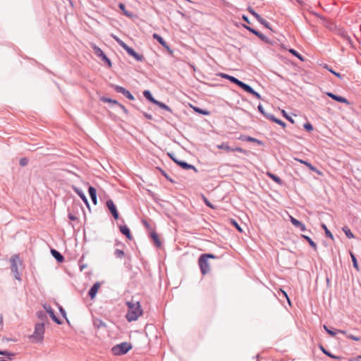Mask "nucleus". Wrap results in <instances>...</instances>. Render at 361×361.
Returning <instances> with one entry per match:
<instances>
[{
    "mask_svg": "<svg viewBox=\"0 0 361 361\" xmlns=\"http://www.w3.org/2000/svg\"><path fill=\"white\" fill-rule=\"evenodd\" d=\"M126 305L128 307V311L126 314V318L128 322H131L136 321L140 316L142 314V309L138 301H127Z\"/></svg>",
    "mask_w": 361,
    "mask_h": 361,
    "instance_id": "1",
    "label": "nucleus"
},
{
    "mask_svg": "<svg viewBox=\"0 0 361 361\" xmlns=\"http://www.w3.org/2000/svg\"><path fill=\"white\" fill-rule=\"evenodd\" d=\"M219 257L212 253L202 254L198 259V265L202 275H206L210 272L209 259H217Z\"/></svg>",
    "mask_w": 361,
    "mask_h": 361,
    "instance_id": "2",
    "label": "nucleus"
},
{
    "mask_svg": "<svg viewBox=\"0 0 361 361\" xmlns=\"http://www.w3.org/2000/svg\"><path fill=\"white\" fill-rule=\"evenodd\" d=\"M44 323H37L35 326V331L30 338L32 342L41 343L44 339Z\"/></svg>",
    "mask_w": 361,
    "mask_h": 361,
    "instance_id": "3",
    "label": "nucleus"
},
{
    "mask_svg": "<svg viewBox=\"0 0 361 361\" xmlns=\"http://www.w3.org/2000/svg\"><path fill=\"white\" fill-rule=\"evenodd\" d=\"M131 348L132 345L130 343L123 342L114 346L111 351L115 355H121L126 354Z\"/></svg>",
    "mask_w": 361,
    "mask_h": 361,
    "instance_id": "4",
    "label": "nucleus"
},
{
    "mask_svg": "<svg viewBox=\"0 0 361 361\" xmlns=\"http://www.w3.org/2000/svg\"><path fill=\"white\" fill-rule=\"evenodd\" d=\"M243 26L244 28H245L246 30L250 31L251 33H252L253 35H255L257 37H258L264 42H265L267 44H271V40L268 37H267L266 35H263L262 33H261L258 30H255L253 27H251L250 26H249L247 25L243 24Z\"/></svg>",
    "mask_w": 361,
    "mask_h": 361,
    "instance_id": "5",
    "label": "nucleus"
},
{
    "mask_svg": "<svg viewBox=\"0 0 361 361\" xmlns=\"http://www.w3.org/2000/svg\"><path fill=\"white\" fill-rule=\"evenodd\" d=\"M111 87H113L116 92L123 94L128 99H135L134 96L130 93V92L124 88L123 87L114 84H111Z\"/></svg>",
    "mask_w": 361,
    "mask_h": 361,
    "instance_id": "6",
    "label": "nucleus"
},
{
    "mask_svg": "<svg viewBox=\"0 0 361 361\" xmlns=\"http://www.w3.org/2000/svg\"><path fill=\"white\" fill-rule=\"evenodd\" d=\"M218 75L220 76L221 78L228 80L230 82H231L233 84L237 85L238 87H240L242 89L244 87V85H245V83L243 82V81H241V80H238V78H236L235 77L230 75L228 74L220 73L218 74Z\"/></svg>",
    "mask_w": 361,
    "mask_h": 361,
    "instance_id": "7",
    "label": "nucleus"
},
{
    "mask_svg": "<svg viewBox=\"0 0 361 361\" xmlns=\"http://www.w3.org/2000/svg\"><path fill=\"white\" fill-rule=\"evenodd\" d=\"M130 56L133 57L137 61H145V57L142 54H140L137 53L132 47L126 44L123 48Z\"/></svg>",
    "mask_w": 361,
    "mask_h": 361,
    "instance_id": "8",
    "label": "nucleus"
},
{
    "mask_svg": "<svg viewBox=\"0 0 361 361\" xmlns=\"http://www.w3.org/2000/svg\"><path fill=\"white\" fill-rule=\"evenodd\" d=\"M106 205L109 209V212L112 214L114 219L117 220L119 219V213L117 210V208L114 202V201L111 199L108 200L106 202Z\"/></svg>",
    "mask_w": 361,
    "mask_h": 361,
    "instance_id": "9",
    "label": "nucleus"
},
{
    "mask_svg": "<svg viewBox=\"0 0 361 361\" xmlns=\"http://www.w3.org/2000/svg\"><path fill=\"white\" fill-rule=\"evenodd\" d=\"M43 307L45 310V312H47L49 314V317L51 318V319L54 322H56L57 324H62L61 320L56 316L54 310L51 308V307L49 305L45 304L43 305Z\"/></svg>",
    "mask_w": 361,
    "mask_h": 361,
    "instance_id": "10",
    "label": "nucleus"
},
{
    "mask_svg": "<svg viewBox=\"0 0 361 361\" xmlns=\"http://www.w3.org/2000/svg\"><path fill=\"white\" fill-rule=\"evenodd\" d=\"M16 258L18 259V260H19V257L18 256H15L14 257L11 258V271L15 274V278L17 280H20V274L18 272V265H17V262H16Z\"/></svg>",
    "mask_w": 361,
    "mask_h": 361,
    "instance_id": "11",
    "label": "nucleus"
},
{
    "mask_svg": "<svg viewBox=\"0 0 361 361\" xmlns=\"http://www.w3.org/2000/svg\"><path fill=\"white\" fill-rule=\"evenodd\" d=\"M152 37L157 40V42L162 45L170 54L173 53V50L170 48L169 44L166 42V41L163 39L162 37H161L157 33H154L152 35Z\"/></svg>",
    "mask_w": 361,
    "mask_h": 361,
    "instance_id": "12",
    "label": "nucleus"
},
{
    "mask_svg": "<svg viewBox=\"0 0 361 361\" xmlns=\"http://www.w3.org/2000/svg\"><path fill=\"white\" fill-rule=\"evenodd\" d=\"M73 189L74 192L81 198V200L85 204L87 207L90 209L89 202H88L87 198L86 197L85 193L82 191V190H80V188H78V187H75V186H73Z\"/></svg>",
    "mask_w": 361,
    "mask_h": 361,
    "instance_id": "13",
    "label": "nucleus"
},
{
    "mask_svg": "<svg viewBox=\"0 0 361 361\" xmlns=\"http://www.w3.org/2000/svg\"><path fill=\"white\" fill-rule=\"evenodd\" d=\"M336 34L342 37L344 40L347 41L349 44H351V39L347 32L342 27L336 29Z\"/></svg>",
    "mask_w": 361,
    "mask_h": 361,
    "instance_id": "14",
    "label": "nucleus"
},
{
    "mask_svg": "<svg viewBox=\"0 0 361 361\" xmlns=\"http://www.w3.org/2000/svg\"><path fill=\"white\" fill-rule=\"evenodd\" d=\"M290 222L293 224V225L298 228L301 231H305L306 230L305 226L304 224H302L300 221L295 219L294 217L290 216Z\"/></svg>",
    "mask_w": 361,
    "mask_h": 361,
    "instance_id": "15",
    "label": "nucleus"
},
{
    "mask_svg": "<svg viewBox=\"0 0 361 361\" xmlns=\"http://www.w3.org/2000/svg\"><path fill=\"white\" fill-rule=\"evenodd\" d=\"M177 165L179 166L180 167H181L184 170L192 169L195 172H197V169H196V167L195 166L190 164L185 161L180 160V161H177Z\"/></svg>",
    "mask_w": 361,
    "mask_h": 361,
    "instance_id": "16",
    "label": "nucleus"
},
{
    "mask_svg": "<svg viewBox=\"0 0 361 361\" xmlns=\"http://www.w3.org/2000/svg\"><path fill=\"white\" fill-rule=\"evenodd\" d=\"M243 90L244 91H245L246 92L251 94L252 95H253L255 97H256L258 99H262L261 95L257 92H256L251 86H250L249 85H247L246 83L244 85V87H243Z\"/></svg>",
    "mask_w": 361,
    "mask_h": 361,
    "instance_id": "17",
    "label": "nucleus"
},
{
    "mask_svg": "<svg viewBox=\"0 0 361 361\" xmlns=\"http://www.w3.org/2000/svg\"><path fill=\"white\" fill-rule=\"evenodd\" d=\"M119 229H120L121 233L123 235H124L127 239H128V240L133 239V235L131 234L130 230L126 225L120 226Z\"/></svg>",
    "mask_w": 361,
    "mask_h": 361,
    "instance_id": "18",
    "label": "nucleus"
},
{
    "mask_svg": "<svg viewBox=\"0 0 361 361\" xmlns=\"http://www.w3.org/2000/svg\"><path fill=\"white\" fill-rule=\"evenodd\" d=\"M88 192L90 197L92 200V203L96 205L97 204V190L96 188L93 186L90 185L88 188Z\"/></svg>",
    "mask_w": 361,
    "mask_h": 361,
    "instance_id": "19",
    "label": "nucleus"
},
{
    "mask_svg": "<svg viewBox=\"0 0 361 361\" xmlns=\"http://www.w3.org/2000/svg\"><path fill=\"white\" fill-rule=\"evenodd\" d=\"M99 287L100 283L99 282H97L89 290L88 295L90 297L91 299H93L96 296Z\"/></svg>",
    "mask_w": 361,
    "mask_h": 361,
    "instance_id": "20",
    "label": "nucleus"
},
{
    "mask_svg": "<svg viewBox=\"0 0 361 361\" xmlns=\"http://www.w3.org/2000/svg\"><path fill=\"white\" fill-rule=\"evenodd\" d=\"M51 254L58 262L62 263L64 262V257L58 250L52 248L51 249Z\"/></svg>",
    "mask_w": 361,
    "mask_h": 361,
    "instance_id": "21",
    "label": "nucleus"
},
{
    "mask_svg": "<svg viewBox=\"0 0 361 361\" xmlns=\"http://www.w3.org/2000/svg\"><path fill=\"white\" fill-rule=\"evenodd\" d=\"M239 140L242 141H246V142H255L257 143L259 145H262V142L257 138L247 136V135H241L239 138Z\"/></svg>",
    "mask_w": 361,
    "mask_h": 361,
    "instance_id": "22",
    "label": "nucleus"
},
{
    "mask_svg": "<svg viewBox=\"0 0 361 361\" xmlns=\"http://www.w3.org/2000/svg\"><path fill=\"white\" fill-rule=\"evenodd\" d=\"M327 95L329 97H330L331 98H332L333 99L337 101V102H341V103H345V104H349V102L348 101V99H345V97H341V96L336 95V94H333L331 92H328Z\"/></svg>",
    "mask_w": 361,
    "mask_h": 361,
    "instance_id": "23",
    "label": "nucleus"
},
{
    "mask_svg": "<svg viewBox=\"0 0 361 361\" xmlns=\"http://www.w3.org/2000/svg\"><path fill=\"white\" fill-rule=\"evenodd\" d=\"M324 329L331 336H335L338 333H341L342 334H346L345 331L334 329H330L326 325H324Z\"/></svg>",
    "mask_w": 361,
    "mask_h": 361,
    "instance_id": "24",
    "label": "nucleus"
},
{
    "mask_svg": "<svg viewBox=\"0 0 361 361\" xmlns=\"http://www.w3.org/2000/svg\"><path fill=\"white\" fill-rule=\"evenodd\" d=\"M150 237L152 238V239L153 240L154 243V245H156V247H161V242L159 239V237L158 235V234L157 233L156 231H152L151 233H150Z\"/></svg>",
    "mask_w": 361,
    "mask_h": 361,
    "instance_id": "25",
    "label": "nucleus"
},
{
    "mask_svg": "<svg viewBox=\"0 0 361 361\" xmlns=\"http://www.w3.org/2000/svg\"><path fill=\"white\" fill-rule=\"evenodd\" d=\"M94 327L97 329L104 328L106 326V324L100 319L95 318L93 319Z\"/></svg>",
    "mask_w": 361,
    "mask_h": 361,
    "instance_id": "26",
    "label": "nucleus"
},
{
    "mask_svg": "<svg viewBox=\"0 0 361 361\" xmlns=\"http://www.w3.org/2000/svg\"><path fill=\"white\" fill-rule=\"evenodd\" d=\"M267 119H269V121H273V122L280 125L283 128H285L286 126V123L284 121H283L281 119H279V118H276L274 116V115H273V114H271V116H267Z\"/></svg>",
    "mask_w": 361,
    "mask_h": 361,
    "instance_id": "27",
    "label": "nucleus"
},
{
    "mask_svg": "<svg viewBox=\"0 0 361 361\" xmlns=\"http://www.w3.org/2000/svg\"><path fill=\"white\" fill-rule=\"evenodd\" d=\"M143 95L146 99H147L149 102H152L154 104H155L156 102L157 101L153 97L151 92L148 90H146L143 92Z\"/></svg>",
    "mask_w": 361,
    "mask_h": 361,
    "instance_id": "28",
    "label": "nucleus"
},
{
    "mask_svg": "<svg viewBox=\"0 0 361 361\" xmlns=\"http://www.w3.org/2000/svg\"><path fill=\"white\" fill-rule=\"evenodd\" d=\"M36 314H37V318L39 319H40L42 321V322H44H44H48V318H47V314L45 312H44L42 310H39V311L37 312Z\"/></svg>",
    "mask_w": 361,
    "mask_h": 361,
    "instance_id": "29",
    "label": "nucleus"
},
{
    "mask_svg": "<svg viewBox=\"0 0 361 361\" xmlns=\"http://www.w3.org/2000/svg\"><path fill=\"white\" fill-rule=\"evenodd\" d=\"M155 104L157 106H158L159 107H160L161 109H164V110H166L170 113H172V109L171 107H169V106H167L166 104L161 102H159V101H157Z\"/></svg>",
    "mask_w": 361,
    "mask_h": 361,
    "instance_id": "30",
    "label": "nucleus"
},
{
    "mask_svg": "<svg viewBox=\"0 0 361 361\" xmlns=\"http://www.w3.org/2000/svg\"><path fill=\"white\" fill-rule=\"evenodd\" d=\"M192 109L193 110L196 112V113H198L201 115H204V116H208L209 115L210 112L207 110V109H201L200 107H197V106H192Z\"/></svg>",
    "mask_w": 361,
    "mask_h": 361,
    "instance_id": "31",
    "label": "nucleus"
},
{
    "mask_svg": "<svg viewBox=\"0 0 361 361\" xmlns=\"http://www.w3.org/2000/svg\"><path fill=\"white\" fill-rule=\"evenodd\" d=\"M319 348L321 349V350L327 356L331 357V358H334L335 360H339L341 357H338V356H336V355H332L330 352L327 351L323 345H319Z\"/></svg>",
    "mask_w": 361,
    "mask_h": 361,
    "instance_id": "32",
    "label": "nucleus"
},
{
    "mask_svg": "<svg viewBox=\"0 0 361 361\" xmlns=\"http://www.w3.org/2000/svg\"><path fill=\"white\" fill-rule=\"evenodd\" d=\"M267 175L268 176L271 178L275 183H278V184H282V180L281 179V178H279L278 176L274 174V173H267Z\"/></svg>",
    "mask_w": 361,
    "mask_h": 361,
    "instance_id": "33",
    "label": "nucleus"
},
{
    "mask_svg": "<svg viewBox=\"0 0 361 361\" xmlns=\"http://www.w3.org/2000/svg\"><path fill=\"white\" fill-rule=\"evenodd\" d=\"M91 47L93 49L94 54L98 57L104 52L98 46L94 44H92Z\"/></svg>",
    "mask_w": 361,
    "mask_h": 361,
    "instance_id": "34",
    "label": "nucleus"
},
{
    "mask_svg": "<svg viewBox=\"0 0 361 361\" xmlns=\"http://www.w3.org/2000/svg\"><path fill=\"white\" fill-rule=\"evenodd\" d=\"M216 147L219 149H224L228 152H231L232 147L228 146L227 142H222L221 145H218Z\"/></svg>",
    "mask_w": 361,
    "mask_h": 361,
    "instance_id": "35",
    "label": "nucleus"
},
{
    "mask_svg": "<svg viewBox=\"0 0 361 361\" xmlns=\"http://www.w3.org/2000/svg\"><path fill=\"white\" fill-rule=\"evenodd\" d=\"M100 99H101V101H102L103 102H105V103H112L117 106H118V104H119V102L117 100L112 99L111 98H108L106 97H101Z\"/></svg>",
    "mask_w": 361,
    "mask_h": 361,
    "instance_id": "36",
    "label": "nucleus"
},
{
    "mask_svg": "<svg viewBox=\"0 0 361 361\" xmlns=\"http://www.w3.org/2000/svg\"><path fill=\"white\" fill-rule=\"evenodd\" d=\"M118 8L123 12V14L128 17H131L132 14L126 9V6L123 3H119Z\"/></svg>",
    "mask_w": 361,
    "mask_h": 361,
    "instance_id": "37",
    "label": "nucleus"
},
{
    "mask_svg": "<svg viewBox=\"0 0 361 361\" xmlns=\"http://www.w3.org/2000/svg\"><path fill=\"white\" fill-rule=\"evenodd\" d=\"M302 237L303 238H305L309 243L310 245L312 247L316 249V243L314 240H312V239L311 238H310L309 236H307L306 235H302Z\"/></svg>",
    "mask_w": 361,
    "mask_h": 361,
    "instance_id": "38",
    "label": "nucleus"
},
{
    "mask_svg": "<svg viewBox=\"0 0 361 361\" xmlns=\"http://www.w3.org/2000/svg\"><path fill=\"white\" fill-rule=\"evenodd\" d=\"M114 256L116 258L122 259L125 256V252L122 250L116 249L114 250Z\"/></svg>",
    "mask_w": 361,
    "mask_h": 361,
    "instance_id": "39",
    "label": "nucleus"
},
{
    "mask_svg": "<svg viewBox=\"0 0 361 361\" xmlns=\"http://www.w3.org/2000/svg\"><path fill=\"white\" fill-rule=\"evenodd\" d=\"M343 231L348 238H354V235L353 234L350 229L348 226L343 227Z\"/></svg>",
    "mask_w": 361,
    "mask_h": 361,
    "instance_id": "40",
    "label": "nucleus"
},
{
    "mask_svg": "<svg viewBox=\"0 0 361 361\" xmlns=\"http://www.w3.org/2000/svg\"><path fill=\"white\" fill-rule=\"evenodd\" d=\"M298 161H299L300 163L306 165L311 171H316V166H314L313 165H312L308 161H305V160H302V159H298Z\"/></svg>",
    "mask_w": 361,
    "mask_h": 361,
    "instance_id": "41",
    "label": "nucleus"
},
{
    "mask_svg": "<svg viewBox=\"0 0 361 361\" xmlns=\"http://www.w3.org/2000/svg\"><path fill=\"white\" fill-rule=\"evenodd\" d=\"M247 11L257 19V20H258L261 18V16L259 15L257 12H255L252 7L249 6L247 8Z\"/></svg>",
    "mask_w": 361,
    "mask_h": 361,
    "instance_id": "42",
    "label": "nucleus"
},
{
    "mask_svg": "<svg viewBox=\"0 0 361 361\" xmlns=\"http://www.w3.org/2000/svg\"><path fill=\"white\" fill-rule=\"evenodd\" d=\"M257 109L266 118H267L268 116H271V114H268V113L265 112V111L261 104H259L258 105Z\"/></svg>",
    "mask_w": 361,
    "mask_h": 361,
    "instance_id": "43",
    "label": "nucleus"
},
{
    "mask_svg": "<svg viewBox=\"0 0 361 361\" xmlns=\"http://www.w3.org/2000/svg\"><path fill=\"white\" fill-rule=\"evenodd\" d=\"M257 21L262 25H263L265 27L272 30L269 25V23L263 18L261 17Z\"/></svg>",
    "mask_w": 361,
    "mask_h": 361,
    "instance_id": "44",
    "label": "nucleus"
},
{
    "mask_svg": "<svg viewBox=\"0 0 361 361\" xmlns=\"http://www.w3.org/2000/svg\"><path fill=\"white\" fill-rule=\"evenodd\" d=\"M350 257H351V259H352L353 267L358 271L359 270V267H358V264H357V259H356V257H355V255L353 254L352 252H350Z\"/></svg>",
    "mask_w": 361,
    "mask_h": 361,
    "instance_id": "45",
    "label": "nucleus"
},
{
    "mask_svg": "<svg viewBox=\"0 0 361 361\" xmlns=\"http://www.w3.org/2000/svg\"><path fill=\"white\" fill-rule=\"evenodd\" d=\"M0 355H6L8 357V359L10 360H11L13 359V357L15 355L14 353H8L6 350H0Z\"/></svg>",
    "mask_w": 361,
    "mask_h": 361,
    "instance_id": "46",
    "label": "nucleus"
},
{
    "mask_svg": "<svg viewBox=\"0 0 361 361\" xmlns=\"http://www.w3.org/2000/svg\"><path fill=\"white\" fill-rule=\"evenodd\" d=\"M322 227L325 231L326 235L327 237L330 238L331 239H333V235L330 232V231L327 228L326 226L324 224H322Z\"/></svg>",
    "mask_w": 361,
    "mask_h": 361,
    "instance_id": "47",
    "label": "nucleus"
},
{
    "mask_svg": "<svg viewBox=\"0 0 361 361\" xmlns=\"http://www.w3.org/2000/svg\"><path fill=\"white\" fill-rule=\"evenodd\" d=\"M290 53H291L293 56H296L297 58H298L299 59H300L301 61H303V58L302 56H301V54H300L296 50L293 49H290L289 50Z\"/></svg>",
    "mask_w": 361,
    "mask_h": 361,
    "instance_id": "48",
    "label": "nucleus"
},
{
    "mask_svg": "<svg viewBox=\"0 0 361 361\" xmlns=\"http://www.w3.org/2000/svg\"><path fill=\"white\" fill-rule=\"evenodd\" d=\"M114 39L115 41L122 47L123 48L125 45L126 44L123 40H121L119 37L113 35Z\"/></svg>",
    "mask_w": 361,
    "mask_h": 361,
    "instance_id": "49",
    "label": "nucleus"
},
{
    "mask_svg": "<svg viewBox=\"0 0 361 361\" xmlns=\"http://www.w3.org/2000/svg\"><path fill=\"white\" fill-rule=\"evenodd\" d=\"M231 152H238L243 153L244 154H247V151L240 147H233V148L232 147Z\"/></svg>",
    "mask_w": 361,
    "mask_h": 361,
    "instance_id": "50",
    "label": "nucleus"
},
{
    "mask_svg": "<svg viewBox=\"0 0 361 361\" xmlns=\"http://www.w3.org/2000/svg\"><path fill=\"white\" fill-rule=\"evenodd\" d=\"M28 159L26 158V157H23V158H20V161H19V164L21 166H25L27 165L28 164Z\"/></svg>",
    "mask_w": 361,
    "mask_h": 361,
    "instance_id": "51",
    "label": "nucleus"
},
{
    "mask_svg": "<svg viewBox=\"0 0 361 361\" xmlns=\"http://www.w3.org/2000/svg\"><path fill=\"white\" fill-rule=\"evenodd\" d=\"M102 61H103L109 68L112 66L111 61L106 56L102 59Z\"/></svg>",
    "mask_w": 361,
    "mask_h": 361,
    "instance_id": "52",
    "label": "nucleus"
},
{
    "mask_svg": "<svg viewBox=\"0 0 361 361\" xmlns=\"http://www.w3.org/2000/svg\"><path fill=\"white\" fill-rule=\"evenodd\" d=\"M202 197H203V201H204V204L207 207H210L212 209H214V205L208 200V199L205 196L203 195Z\"/></svg>",
    "mask_w": 361,
    "mask_h": 361,
    "instance_id": "53",
    "label": "nucleus"
},
{
    "mask_svg": "<svg viewBox=\"0 0 361 361\" xmlns=\"http://www.w3.org/2000/svg\"><path fill=\"white\" fill-rule=\"evenodd\" d=\"M303 126H304V128H305L307 131H309V132H310V131H311V130H313V126H312V125L310 123H309V122L305 123L303 125Z\"/></svg>",
    "mask_w": 361,
    "mask_h": 361,
    "instance_id": "54",
    "label": "nucleus"
},
{
    "mask_svg": "<svg viewBox=\"0 0 361 361\" xmlns=\"http://www.w3.org/2000/svg\"><path fill=\"white\" fill-rule=\"evenodd\" d=\"M159 171L161 172V175L164 176L168 180L173 183V180L168 176V174L165 172V171L162 170L161 169H159Z\"/></svg>",
    "mask_w": 361,
    "mask_h": 361,
    "instance_id": "55",
    "label": "nucleus"
},
{
    "mask_svg": "<svg viewBox=\"0 0 361 361\" xmlns=\"http://www.w3.org/2000/svg\"><path fill=\"white\" fill-rule=\"evenodd\" d=\"M68 218L71 221H76V220H78V217L75 214H73V213H71V212H69V213H68Z\"/></svg>",
    "mask_w": 361,
    "mask_h": 361,
    "instance_id": "56",
    "label": "nucleus"
},
{
    "mask_svg": "<svg viewBox=\"0 0 361 361\" xmlns=\"http://www.w3.org/2000/svg\"><path fill=\"white\" fill-rule=\"evenodd\" d=\"M346 335L347 338L351 339V340H353V341H360V338L358 337V336H355L354 335H352V334H348L347 333L345 334Z\"/></svg>",
    "mask_w": 361,
    "mask_h": 361,
    "instance_id": "57",
    "label": "nucleus"
},
{
    "mask_svg": "<svg viewBox=\"0 0 361 361\" xmlns=\"http://www.w3.org/2000/svg\"><path fill=\"white\" fill-rule=\"evenodd\" d=\"M280 293H282V295L286 298L287 301L288 302L289 304H290V300L288 296V294L286 291L283 290L282 289H280V290L279 291V294L280 295Z\"/></svg>",
    "mask_w": 361,
    "mask_h": 361,
    "instance_id": "58",
    "label": "nucleus"
},
{
    "mask_svg": "<svg viewBox=\"0 0 361 361\" xmlns=\"http://www.w3.org/2000/svg\"><path fill=\"white\" fill-rule=\"evenodd\" d=\"M118 106L122 109V111L124 112L125 114L128 115L129 114L128 110L126 108L124 105L119 103Z\"/></svg>",
    "mask_w": 361,
    "mask_h": 361,
    "instance_id": "59",
    "label": "nucleus"
},
{
    "mask_svg": "<svg viewBox=\"0 0 361 361\" xmlns=\"http://www.w3.org/2000/svg\"><path fill=\"white\" fill-rule=\"evenodd\" d=\"M59 311H60V312H61V315H62L64 318H66V319H67V317H66V312L65 310H64L61 306H60V307H59Z\"/></svg>",
    "mask_w": 361,
    "mask_h": 361,
    "instance_id": "60",
    "label": "nucleus"
},
{
    "mask_svg": "<svg viewBox=\"0 0 361 361\" xmlns=\"http://www.w3.org/2000/svg\"><path fill=\"white\" fill-rule=\"evenodd\" d=\"M282 113H283V116H285V117H286V118H287L290 122H291V123H293V122H294V121H293V119L290 116H288L287 115L286 112L284 110H283V111H282Z\"/></svg>",
    "mask_w": 361,
    "mask_h": 361,
    "instance_id": "61",
    "label": "nucleus"
},
{
    "mask_svg": "<svg viewBox=\"0 0 361 361\" xmlns=\"http://www.w3.org/2000/svg\"><path fill=\"white\" fill-rule=\"evenodd\" d=\"M232 224L235 226V228L239 231H242V228H240V226L238 225V224L233 219H232Z\"/></svg>",
    "mask_w": 361,
    "mask_h": 361,
    "instance_id": "62",
    "label": "nucleus"
},
{
    "mask_svg": "<svg viewBox=\"0 0 361 361\" xmlns=\"http://www.w3.org/2000/svg\"><path fill=\"white\" fill-rule=\"evenodd\" d=\"M171 159L177 164V161H180V160L178 159L175 155L169 154Z\"/></svg>",
    "mask_w": 361,
    "mask_h": 361,
    "instance_id": "63",
    "label": "nucleus"
},
{
    "mask_svg": "<svg viewBox=\"0 0 361 361\" xmlns=\"http://www.w3.org/2000/svg\"><path fill=\"white\" fill-rule=\"evenodd\" d=\"M242 19L243 20V21H245L246 23L247 24H250V21L249 20V18L245 16V15H243L242 16Z\"/></svg>",
    "mask_w": 361,
    "mask_h": 361,
    "instance_id": "64",
    "label": "nucleus"
}]
</instances>
